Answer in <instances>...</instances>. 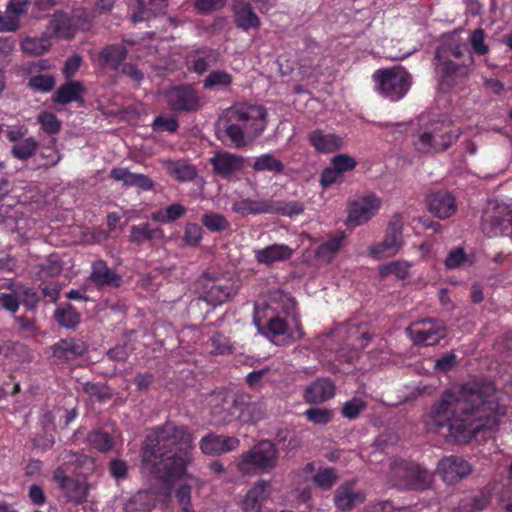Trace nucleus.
Segmentation results:
<instances>
[{
	"mask_svg": "<svg viewBox=\"0 0 512 512\" xmlns=\"http://www.w3.org/2000/svg\"><path fill=\"white\" fill-rule=\"evenodd\" d=\"M239 288V280L232 277H214L205 273L199 281L201 298L212 306H220L230 301Z\"/></svg>",
	"mask_w": 512,
	"mask_h": 512,
	"instance_id": "f8f14e48",
	"label": "nucleus"
},
{
	"mask_svg": "<svg viewBox=\"0 0 512 512\" xmlns=\"http://www.w3.org/2000/svg\"><path fill=\"white\" fill-rule=\"evenodd\" d=\"M429 210L440 219L451 217L457 210L455 197L446 191H438L429 197Z\"/></svg>",
	"mask_w": 512,
	"mask_h": 512,
	"instance_id": "cd10ccee",
	"label": "nucleus"
},
{
	"mask_svg": "<svg viewBox=\"0 0 512 512\" xmlns=\"http://www.w3.org/2000/svg\"><path fill=\"white\" fill-rule=\"evenodd\" d=\"M365 493L355 490V481L350 480L340 485L334 494V504L341 511L351 510L365 501Z\"/></svg>",
	"mask_w": 512,
	"mask_h": 512,
	"instance_id": "412c9836",
	"label": "nucleus"
},
{
	"mask_svg": "<svg viewBox=\"0 0 512 512\" xmlns=\"http://www.w3.org/2000/svg\"><path fill=\"white\" fill-rule=\"evenodd\" d=\"M212 422L219 425H226L233 421V413L228 404V396H216L211 400Z\"/></svg>",
	"mask_w": 512,
	"mask_h": 512,
	"instance_id": "7c9ffc66",
	"label": "nucleus"
},
{
	"mask_svg": "<svg viewBox=\"0 0 512 512\" xmlns=\"http://www.w3.org/2000/svg\"><path fill=\"white\" fill-rule=\"evenodd\" d=\"M57 139L52 137L47 144L40 147V157L45 160V167H53L57 165L61 159L62 154L56 147Z\"/></svg>",
	"mask_w": 512,
	"mask_h": 512,
	"instance_id": "09e8293b",
	"label": "nucleus"
},
{
	"mask_svg": "<svg viewBox=\"0 0 512 512\" xmlns=\"http://www.w3.org/2000/svg\"><path fill=\"white\" fill-rule=\"evenodd\" d=\"M50 37L46 33L41 37H26L21 42V49L27 55L41 56L49 51L51 46Z\"/></svg>",
	"mask_w": 512,
	"mask_h": 512,
	"instance_id": "c9c22d12",
	"label": "nucleus"
},
{
	"mask_svg": "<svg viewBox=\"0 0 512 512\" xmlns=\"http://www.w3.org/2000/svg\"><path fill=\"white\" fill-rule=\"evenodd\" d=\"M171 175L178 181L186 182L193 180L197 171L193 165L187 164L184 161H177L169 167Z\"/></svg>",
	"mask_w": 512,
	"mask_h": 512,
	"instance_id": "864d4df0",
	"label": "nucleus"
},
{
	"mask_svg": "<svg viewBox=\"0 0 512 512\" xmlns=\"http://www.w3.org/2000/svg\"><path fill=\"white\" fill-rule=\"evenodd\" d=\"M234 23L236 27L247 32L250 29H258L261 20L255 13L252 5L244 0H237L233 5Z\"/></svg>",
	"mask_w": 512,
	"mask_h": 512,
	"instance_id": "bb28decb",
	"label": "nucleus"
},
{
	"mask_svg": "<svg viewBox=\"0 0 512 512\" xmlns=\"http://www.w3.org/2000/svg\"><path fill=\"white\" fill-rule=\"evenodd\" d=\"M338 480L337 471L332 467H321L314 474L312 481L322 490H330Z\"/></svg>",
	"mask_w": 512,
	"mask_h": 512,
	"instance_id": "a18cd8bd",
	"label": "nucleus"
},
{
	"mask_svg": "<svg viewBox=\"0 0 512 512\" xmlns=\"http://www.w3.org/2000/svg\"><path fill=\"white\" fill-rule=\"evenodd\" d=\"M342 182L343 175L332 165H330V167H326L320 175V184L324 188H328L333 184Z\"/></svg>",
	"mask_w": 512,
	"mask_h": 512,
	"instance_id": "774afa93",
	"label": "nucleus"
},
{
	"mask_svg": "<svg viewBox=\"0 0 512 512\" xmlns=\"http://www.w3.org/2000/svg\"><path fill=\"white\" fill-rule=\"evenodd\" d=\"M240 445V440L233 436L208 433L199 442L203 454L217 456L235 450Z\"/></svg>",
	"mask_w": 512,
	"mask_h": 512,
	"instance_id": "6ab92c4d",
	"label": "nucleus"
},
{
	"mask_svg": "<svg viewBox=\"0 0 512 512\" xmlns=\"http://www.w3.org/2000/svg\"><path fill=\"white\" fill-rule=\"evenodd\" d=\"M331 165L344 175L345 172L355 169L357 161L355 158L347 154H338L331 159Z\"/></svg>",
	"mask_w": 512,
	"mask_h": 512,
	"instance_id": "69168bd1",
	"label": "nucleus"
},
{
	"mask_svg": "<svg viewBox=\"0 0 512 512\" xmlns=\"http://www.w3.org/2000/svg\"><path fill=\"white\" fill-rule=\"evenodd\" d=\"M373 79L377 91L392 102L402 99L411 86L410 74L401 67L378 69Z\"/></svg>",
	"mask_w": 512,
	"mask_h": 512,
	"instance_id": "9b49d317",
	"label": "nucleus"
},
{
	"mask_svg": "<svg viewBox=\"0 0 512 512\" xmlns=\"http://www.w3.org/2000/svg\"><path fill=\"white\" fill-rule=\"evenodd\" d=\"M347 333L352 345L358 350H364L377 335L370 333L366 324H348Z\"/></svg>",
	"mask_w": 512,
	"mask_h": 512,
	"instance_id": "72a5a7b5",
	"label": "nucleus"
},
{
	"mask_svg": "<svg viewBox=\"0 0 512 512\" xmlns=\"http://www.w3.org/2000/svg\"><path fill=\"white\" fill-rule=\"evenodd\" d=\"M88 442L94 449L100 452H107L113 446V439L111 436L107 432L101 430L89 433Z\"/></svg>",
	"mask_w": 512,
	"mask_h": 512,
	"instance_id": "4d7b16f0",
	"label": "nucleus"
},
{
	"mask_svg": "<svg viewBox=\"0 0 512 512\" xmlns=\"http://www.w3.org/2000/svg\"><path fill=\"white\" fill-rule=\"evenodd\" d=\"M37 123L40 124L42 131L48 135L58 134L62 127L61 120L54 113L48 111L41 112L37 116Z\"/></svg>",
	"mask_w": 512,
	"mask_h": 512,
	"instance_id": "8fccbe9b",
	"label": "nucleus"
},
{
	"mask_svg": "<svg viewBox=\"0 0 512 512\" xmlns=\"http://www.w3.org/2000/svg\"><path fill=\"white\" fill-rule=\"evenodd\" d=\"M209 353L224 355L231 352L229 339L221 333L215 332L206 342Z\"/></svg>",
	"mask_w": 512,
	"mask_h": 512,
	"instance_id": "603ef678",
	"label": "nucleus"
},
{
	"mask_svg": "<svg viewBox=\"0 0 512 512\" xmlns=\"http://www.w3.org/2000/svg\"><path fill=\"white\" fill-rule=\"evenodd\" d=\"M164 237V231L159 227H151L149 223L135 225L130 229V242L142 244L152 240H161Z\"/></svg>",
	"mask_w": 512,
	"mask_h": 512,
	"instance_id": "473e14b6",
	"label": "nucleus"
},
{
	"mask_svg": "<svg viewBox=\"0 0 512 512\" xmlns=\"http://www.w3.org/2000/svg\"><path fill=\"white\" fill-rule=\"evenodd\" d=\"M268 124V112L263 105L235 103L223 117L224 132L235 148H243L258 138Z\"/></svg>",
	"mask_w": 512,
	"mask_h": 512,
	"instance_id": "7ed1b4c3",
	"label": "nucleus"
},
{
	"mask_svg": "<svg viewBox=\"0 0 512 512\" xmlns=\"http://www.w3.org/2000/svg\"><path fill=\"white\" fill-rule=\"evenodd\" d=\"M203 238V229L196 223H188L185 226L184 235L182 241L184 245L190 247H196L199 245Z\"/></svg>",
	"mask_w": 512,
	"mask_h": 512,
	"instance_id": "052dcab7",
	"label": "nucleus"
},
{
	"mask_svg": "<svg viewBox=\"0 0 512 512\" xmlns=\"http://www.w3.org/2000/svg\"><path fill=\"white\" fill-rule=\"evenodd\" d=\"M90 19L84 11H74L72 15L65 12H56L49 22L48 30L55 36L66 40L74 38L77 31L88 29Z\"/></svg>",
	"mask_w": 512,
	"mask_h": 512,
	"instance_id": "2eb2a0df",
	"label": "nucleus"
},
{
	"mask_svg": "<svg viewBox=\"0 0 512 512\" xmlns=\"http://www.w3.org/2000/svg\"><path fill=\"white\" fill-rule=\"evenodd\" d=\"M53 479L66 495L69 501L82 504L86 501L88 487L84 479L73 478L66 475L64 468L58 467L53 474Z\"/></svg>",
	"mask_w": 512,
	"mask_h": 512,
	"instance_id": "f3484780",
	"label": "nucleus"
},
{
	"mask_svg": "<svg viewBox=\"0 0 512 512\" xmlns=\"http://www.w3.org/2000/svg\"><path fill=\"white\" fill-rule=\"evenodd\" d=\"M212 59V52L206 50H196L186 58V67L189 72L203 75L209 68Z\"/></svg>",
	"mask_w": 512,
	"mask_h": 512,
	"instance_id": "f704fd0d",
	"label": "nucleus"
},
{
	"mask_svg": "<svg viewBox=\"0 0 512 512\" xmlns=\"http://www.w3.org/2000/svg\"><path fill=\"white\" fill-rule=\"evenodd\" d=\"M306 419L315 425H326L333 418V412L327 408H309L304 412Z\"/></svg>",
	"mask_w": 512,
	"mask_h": 512,
	"instance_id": "13d9d810",
	"label": "nucleus"
},
{
	"mask_svg": "<svg viewBox=\"0 0 512 512\" xmlns=\"http://www.w3.org/2000/svg\"><path fill=\"white\" fill-rule=\"evenodd\" d=\"M125 41L105 46L99 53L97 63L102 70L117 71L127 56Z\"/></svg>",
	"mask_w": 512,
	"mask_h": 512,
	"instance_id": "4be33fe9",
	"label": "nucleus"
},
{
	"mask_svg": "<svg viewBox=\"0 0 512 512\" xmlns=\"http://www.w3.org/2000/svg\"><path fill=\"white\" fill-rule=\"evenodd\" d=\"M186 211L187 209L184 205L175 202L167 206L166 208L153 211L151 213V219L161 224H167L182 218L185 215Z\"/></svg>",
	"mask_w": 512,
	"mask_h": 512,
	"instance_id": "e433bc0d",
	"label": "nucleus"
},
{
	"mask_svg": "<svg viewBox=\"0 0 512 512\" xmlns=\"http://www.w3.org/2000/svg\"><path fill=\"white\" fill-rule=\"evenodd\" d=\"M271 493V483L258 480L247 492L242 509L244 512H261L264 501Z\"/></svg>",
	"mask_w": 512,
	"mask_h": 512,
	"instance_id": "a878e982",
	"label": "nucleus"
},
{
	"mask_svg": "<svg viewBox=\"0 0 512 512\" xmlns=\"http://www.w3.org/2000/svg\"><path fill=\"white\" fill-rule=\"evenodd\" d=\"M390 479L393 486L403 490L423 491L431 483L426 469L418 463L400 458L390 463Z\"/></svg>",
	"mask_w": 512,
	"mask_h": 512,
	"instance_id": "1a4fd4ad",
	"label": "nucleus"
},
{
	"mask_svg": "<svg viewBox=\"0 0 512 512\" xmlns=\"http://www.w3.org/2000/svg\"><path fill=\"white\" fill-rule=\"evenodd\" d=\"M168 0H138L141 11L134 13L131 20L134 23H138L150 18L152 14H155L167 6Z\"/></svg>",
	"mask_w": 512,
	"mask_h": 512,
	"instance_id": "a19ab883",
	"label": "nucleus"
},
{
	"mask_svg": "<svg viewBox=\"0 0 512 512\" xmlns=\"http://www.w3.org/2000/svg\"><path fill=\"white\" fill-rule=\"evenodd\" d=\"M251 167L257 172L267 171L274 174H282L285 169L284 163L270 153L256 157Z\"/></svg>",
	"mask_w": 512,
	"mask_h": 512,
	"instance_id": "4c0bfd02",
	"label": "nucleus"
},
{
	"mask_svg": "<svg viewBox=\"0 0 512 512\" xmlns=\"http://www.w3.org/2000/svg\"><path fill=\"white\" fill-rule=\"evenodd\" d=\"M345 234L343 232L329 238L316 249V257L326 262H330L336 252L343 246Z\"/></svg>",
	"mask_w": 512,
	"mask_h": 512,
	"instance_id": "58836bf2",
	"label": "nucleus"
},
{
	"mask_svg": "<svg viewBox=\"0 0 512 512\" xmlns=\"http://www.w3.org/2000/svg\"><path fill=\"white\" fill-rule=\"evenodd\" d=\"M437 472L446 484L453 485L467 477L472 472V468L463 458L451 455L439 461Z\"/></svg>",
	"mask_w": 512,
	"mask_h": 512,
	"instance_id": "a211bd4d",
	"label": "nucleus"
},
{
	"mask_svg": "<svg viewBox=\"0 0 512 512\" xmlns=\"http://www.w3.org/2000/svg\"><path fill=\"white\" fill-rule=\"evenodd\" d=\"M83 92L84 87L79 81L66 82L53 94L52 101L58 104L82 101Z\"/></svg>",
	"mask_w": 512,
	"mask_h": 512,
	"instance_id": "c756f323",
	"label": "nucleus"
},
{
	"mask_svg": "<svg viewBox=\"0 0 512 512\" xmlns=\"http://www.w3.org/2000/svg\"><path fill=\"white\" fill-rule=\"evenodd\" d=\"M38 148V141L33 137H28L14 144L11 148V154L18 160H27L35 155Z\"/></svg>",
	"mask_w": 512,
	"mask_h": 512,
	"instance_id": "c03bdc74",
	"label": "nucleus"
},
{
	"mask_svg": "<svg viewBox=\"0 0 512 512\" xmlns=\"http://www.w3.org/2000/svg\"><path fill=\"white\" fill-rule=\"evenodd\" d=\"M366 408L367 402L363 398L353 397L351 400L344 403L341 414L348 420H355Z\"/></svg>",
	"mask_w": 512,
	"mask_h": 512,
	"instance_id": "6e6d98bb",
	"label": "nucleus"
},
{
	"mask_svg": "<svg viewBox=\"0 0 512 512\" xmlns=\"http://www.w3.org/2000/svg\"><path fill=\"white\" fill-rule=\"evenodd\" d=\"M86 351V343L76 338L61 339L52 346L53 357L60 363L76 360Z\"/></svg>",
	"mask_w": 512,
	"mask_h": 512,
	"instance_id": "aec40b11",
	"label": "nucleus"
},
{
	"mask_svg": "<svg viewBox=\"0 0 512 512\" xmlns=\"http://www.w3.org/2000/svg\"><path fill=\"white\" fill-rule=\"evenodd\" d=\"M233 77L230 73L224 70H213L203 80V87L206 90H213L215 88L226 89L231 86Z\"/></svg>",
	"mask_w": 512,
	"mask_h": 512,
	"instance_id": "79ce46f5",
	"label": "nucleus"
},
{
	"mask_svg": "<svg viewBox=\"0 0 512 512\" xmlns=\"http://www.w3.org/2000/svg\"><path fill=\"white\" fill-rule=\"evenodd\" d=\"M433 64L440 90L449 92L455 87L465 85L472 71L474 58L465 44L444 45L437 48Z\"/></svg>",
	"mask_w": 512,
	"mask_h": 512,
	"instance_id": "20e7f679",
	"label": "nucleus"
},
{
	"mask_svg": "<svg viewBox=\"0 0 512 512\" xmlns=\"http://www.w3.org/2000/svg\"><path fill=\"white\" fill-rule=\"evenodd\" d=\"M54 318L60 326L68 329L75 328L80 323V314L70 303L58 307Z\"/></svg>",
	"mask_w": 512,
	"mask_h": 512,
	"instance_id": "ea45409f",
	"label": "nucleus"
},
{
	"mask_svg": "<svg viewBox=\"0 0 512 512\" xmlns=\"http://www.w3.org/2000/svg\"><path fill=\"white\" fill-rule=\"evenodd\" d=\"M231 210L233 213L241 217L257 216L262 214L292 217L294 215L302 214L304 211V205L300 201H285L273 198H242L235 200L232 203Z\"/></svg>",
	"mask_w": 512,
	"mask_h": 512,
	"instance_id": "0eeeda50",
	"label": "nucleus"
},
{
	"mask_svg": "<svg viewBox=\"0 0 512 512\" xmlns=\"http://www.w3.org/2000/svg\"><path fill=\"white\" fill-rule=\"evenodd\" d=\"M410 263L402 260L392 261L380 268V276L395 275L398 279L405 280L409 276Z\"/></svg>",
	"mask_w": 512,
	"mask_h": 512,
	"instance_id": "3c124183",
	"label": "nucleus"
},
{
	"mask_svg": "<svg viewBox=\"0 0 512 512\" xmlns=\"http://www.w3.org/2000/svg\"><path fill=\"white\" fill-rule=\"evenodd\" d=\"M335 395V385L328 378H318L305 388L304 400L308 404L324 403Z\"/></svg>",
	"mask_w": 512,
	"mask_h": 512,
	"instance_id": "393cba45",
	"label": "nucleus"
},
{
	"mask_svg": "<svg viewBox=\"0 0 512 512\" xmlns=\"http://www.w3.org/2000/svg\"><path fill=\"white\" fill-rule=\"evenodd\" d=\"M406 334L415 345L433 346L446 337L447 328L442 320L424 318L412 322L406 328Z\"/></svg>",
	"mask_w": 512,
	"mask_h": 512,
	"instance_id": "4468645a",
	"label": "nucleus"
},
{
	"mask_svg": "<svg viewBox=\"0 0 512 512\" xmlns=\"http://www.w3.org/2000/svg\"><path fill=\"white\" fill-rule=\"evenodd\" d=\"M82 389L92 401L102 402L109 397L106 387L100 383L85 382Z\"/></svg>",
	"mask_w": 512,
	"mask_h": 512,
	"instance_id": "e2e57ef3",
	"label": "nucleus"
},
{
	"mask_svg": "<svg viewBox=\"0 0 512 512\" xmlns=\"http://www.w3.org/2000/svg\"><path fill=\"white\" fill-rule=\"evenodd\" d=\"M38 268L40 276L55 277L61 274L63 265L57 254H50Z\"/></svg>",
	"mask_w": 512,
	"mask_h": 512,
	"instance_id": "5fc2aeb1",
	"label": "nucleus"
},
{
	"mask_svg": "<svg viewBox=\"0 0 512 512\" xmlns=\"http://www.w3.org/2000/svg\"><path fill=\"white\" fill-rule=\"evenodd\" d=\"M163 97L175 115L197 113L204 105V96L193 84L188 83L170 86L164 91Z\"/></svg>",
	"mask_w": 512,
	"mask_h": 512,
	"instance_id": "9d476101",
	"label": "nucleus"
},
{
	"mask_svg": "<svg viewBox=\"0 0 512 512\" xmlns=\"http://www.w3.org/2000/svg\"><path fill=\"white\" fill-rule=\"evenodd\" d=\"M292 255L293 249L286 244H272L255 251L256 261L267 266L275 262L288 260Z\"/></svg>",
	"mask_w": 512,
	"mask_h": 512,
	"instance_id": "c85d7f7f",
	"label": "nucleus"
},
{
	"mask_svg": "<svg viewBox=\"0 0 512 512\" xmlns=\"http://www.w3.org/2000/svg\"><path fill=\"white\" fill-rule=\"evenodd\" d=\"M194 448V436L186 427L167 422L147 435L143 462L156 478L168 483L185 475Z\"/></svg>",
	"mask_w": 512,
	"mask_h": 512,
	"instance_id": "f03ea898",
	"label": "nucleus"
},
{
	"mask_svg": "<svg viewBox=\"0 0 512 512\" xmlns=\"http://www.w3.org/2000/svg\"><path fill=\"white\" fill-rule=\"evenodd\" d=\"M460 136V130L451 122L434 120L427 124L414 141L422 153H438L447 150Z\"/></svg>",
	"mask_w": 512,
	"mask_h": 512,
	"instance_id": "6e6552de",
	"label": "nucleus"
},
{
	"mask_svg": "<svg viewBox=\"0 0 512 512\" xmlns=\"http://www.w3.org/2000/svg\"><path fill=\"white\" fill-rule=\"evenodd\" d=\"M152 127L155 131H167L170 133H175L179 128V122L174 115H159L155 117Z\"/></svg>",
	"mask_w": 512,
	"mask_h": 512,
	"instance_id": "680f3d73",
	"label": "nucleus"
},
{
	"mask_svg": "<svg viewBox=\"0 0 512 512\" xmlns=\"http://www.w3.org/2000/svg\"><path fill=\"white\" fill-rule=\"evenodd\" d=\"M403 227V214L394 213L387 224L383 240L369 248V255L376 260L395 256L404 246Z\"/></svg>",
	"mask_w": 512,
	"mask_h": 512,
	"instance_id": "ddd939ff",
	"label": "nucleus"
},
{
	"mask_svg": "<svg viewBox=\"0 0 512 512\" xmlns=\"http://www.w3.org/2000/svg\"><path fill=\"white\" fill-rule=\"evenodd\" d=\"M228 404L233 413V421L241 419L244 411L250 409L253 405L250 403V396L247 393H235L232 397L228 396Z\"/></svg>",
	"mask_w": 512,
	"mask_h": 512,
	"instance_id": "de8ad7c7",
	"label": "nucleus"
},
{
	"mask_svg": "<svg viewBox=\"0 0 512 512\" xmlns=\"http://www.w3.org/2000/svg\"><path fill=\"white\" fill-rule=\"evenodd\" d=\"M28 86L38 92H50L55 86V78L48 74H38L30 77Z\"/></svg>",
	"mask_w": 512,
	"mask_h": 512,
	"instance_id": "bf43d9fd",
	"label": "nucleus"
},
{
	"mask_svg": "<svg viewBox=\"0 0 512 512\" xmlns=\"http://www.w3.org/2000/svg\"><path fill=\"white\" fill-rule=\"evenodd\" d=\"M470 44L473 51L478 55H486L489 52L488 45L485 44V32L482 28H477L470 36Z\"/></svg>",
	"mask_w": 512,
	"mask_h": 512,
	"instance_id": "338daca9",
	"label": "nucleus"
},
{
	"mask_svg": "<svg viewBox=\"0 0 512 512\" xmlns=\"http://www.w3.org/2000/svg\"><path fill=\"white\" fill-rule=\"evenodd\" d=\"M308 143L317 153H333L343 146V139L335 133H327L323 129H315L307 135Z\"/></svg>",
	"mask_w": 512,
	"mask_h": 512,
	"instance_id": "5701e85b",
	"label": "nucleus"
},
{
	"mask_svg": "<svg viewBox=\"0 0 512 512\" xmlns=\"http://www.w3.org/2000/svg\"><path fill=\"white\" fill-rule=\"evenodd\" d=\"M278 294L283 303L282 310L286 317L274 315L265 323L255 318V324L259 332L276 345L290 344L301 340L305 333L297 312V302L287 293L279 292Z\"/></svg>",
	"mask_w": 512,
	"mask_h": 512,
	"instance_id": "39448f33",
	"label": "nucleus"
},
{
	"mask_svg": "<svg viewBox=\"0 0 512 512\" xmlns=\"http://www.w3.org/2000/svg\"><path fill=\"white\" fill-rule=\"evenodd\" d=\"M505 414L495 385L474 380L442 392L431 407L430 425L446 438L467 443L482 431H494Z\"/></svg>",
	"mask_w": 512,
	"mask_h": 512,
	"instance_id": "f257e3e1",
	"label": "nucleus"
},
{
	"mask_svg": "<svg viewBox=\"0 0 512 512\" xmlns=\"http://www.w3.org/2000/svg\"><path fill=\"white\" fill-rule=\"evenodd\" d=\"M15 293L19 297V301L26 309L30 311L36 310L40 302V296L36 289L28 287L24 284H16Z\"/></svg>",
	"mask_w": 512,
	"mask_h": 512,
	"instance_id": "37998d69",
	"label": "nucleus"
},
{
	"mask_svg": "<svg viewBox=\"0 0 512 512\" xmlns=\"http://www.w3.org/2000/svg\"><path fill=\"white\" fill-rule=\"evenodd\" d=\"M280 452L272 440L263 439L241 454L237 469L243 475H262L273 472L279 463Z\"/></svg>",
	"mask_w": 512,
	"mask_h": 512,
	"instance_id": "423d86ee",
	"label": "nucleus"
},
{
	"mask_svg": "<svg viewBox=\"0 0 512 512\" xmlns=\"http://www.w3.org/2000/svg\"><path fill=\"white\" fill-rule=\"evenodd\" d=\"M201 222L210 232H223L227 231L231 227L227 218L216 212L204 214L201 218Z\"/></svg>",
	"mask_w": 512,
	"mask_h": 512,
	"instance_id": "49530a36",
	"label": "nucleus"
},
{
	"mask_svg": "<svg viewBox=\"0 0 512 512\" xmlns=\"http://www.w3.org/2000/svg\"><path fill=\"white\" fill-rule=\"evenodd\" d=\"M91 279L99 286L107 285L118 287L120 285L119 276L108 268L103 261H98L93 264Z\"/></svg>",
	"mask_w": 512,
	"mask_h": 512,
	"instance_id": "2f4dec72",
	"label": "nucleus"
},
{
	"mask_svg": "<svg viewBox=\"0 0 512 512\" xmlns=\"http://www.w3.org/2000/svg\"><path fill=\"white\" fill-rule=\"evenodd\" d=\"M210 162L217 175L228 179L243 168L244 159L229 152H218Z\"/></svg>",
	"mask_w": 512,
	"mask_h": 512,
	"instance_id": "b1692460",
	"label": "nucleus"
},
{
	"mask_svg": "<svg viewBox=\"0 0 512 512\" xmlns=\"http://www.w3.org/2000/svg\"><path fill=\"white\" fill-rule=\"evenodd\" d=\"M382 200L375 194L365 195L348 204L347 225L360 226L372 219L380 210Z\"/></svg>",
	"mask_w": 512,
	"mask_h": 512,
	"instance_id": "dca6fc26",
	"label": "nucleus"
},
{
	"mask_svg": "<svg viewBox=\"0 0 512 512\" xmlns=\"http://www.w3.org/2000/svg\"><path fill=\"white\" fill-rule=\"evenodd\" d=\"M192 488L188 484H182L176 490L175 496L181 508V512H194L191 504Z\"/></svg>",
	"mask_w": 512,
	"mask_h": 512,
	"instance_id": "0e129e2a",
	"label": "nucleus"
}]
</instances>
